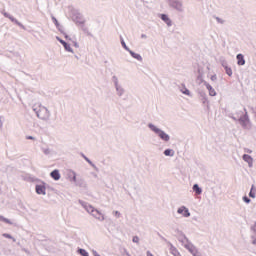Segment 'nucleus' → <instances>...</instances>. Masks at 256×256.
<instances>
[{
  "instance_id": "nucleus-8",
  "label": "nucleus",
  "mask_w": 256,
  "mask_h": 256,
  "mask_svg": "<svg viewBox=\"0 0 256 256\" xmlns=\"http://www.w3.org/2000/svg\"><path fill=\"white\" fill-rule=\"evenodd\" d=\"M35 191L37 195H47V188L45 187V183L37 184L35 186Z\"/></svg>"
},
{
  "instance_id": "nucleus-22",
  "label": "nucleus",
  "mask_w": 256,
  "mask_h": 256,
  "mask_svg": "<svg viewBox=\"0 0 256 256\" xmlns=\"http://www.w3.org/2000/svg\"><path fill=\"white\" fill-rule=\"evenodd\" d=\"M128 53H130L131 57L136 59V61H143V57L140 56V54L135 53L133 50H130Z\"/></svg>"
},
{
  "instance_id": "nucleus-23",
  "label": "nucleus",
  "mask_w": 256,
  "mask_h": 256,
  "mask_svg": "<svg viewBox=\"0 0 256 256\" xmlns=\"http://www.w3.org/2000/svg\"><path fill=\"white\" fill-rule=\"evenodd\" d=\"M192 189L197 195H201V193H203V189L199 187V184H194Z\"/></svg>"
},
{
  "instance_id": "nucleus-18",
  "label": "nucleus",
  "mask_w": 256,
  "mask_h": 256,
  "mask_svg": "<svg viewBox=\"0 0 256 256\" xmlns=\"http://www.w3.org/2000/svg\"><path fill=\"white\" fill-rule=\"evenodd\" d=\"M236 59H237V65H240V66L245 65V56H243V54H237Z\"/></svg>"
},
{
  "instance_id": "nucleus-50",
  "label": "nucleus",
  "mask_w": 256,
  "mask_h": 256,
  "mask_svg": "<svg viewBox=\"0 0 256 256\" xmlns=\"http://www.w3.org/2000/svg\"><path fill=\"white\" fill-rule=\"evenodd\" d=\"M141 38H142V39H147V35H146V34H142V35H141Z\"/></svg>"
},
{
  "instance_id": "nucleus-5",
  "label": "nucleus",
  "mask_w": 256,
  "mask_h": 256,
  "mask_svg": "<svg viewBox=\"0 0 256 256\" xmlns=\"http://www.w3.org/2000/svg\"><path fill=\"white\" fill-rule=\"evenodd\" d=\"M168 3L172 9H175L178 11V13H183V11H185L183 8V2L181 0H169Z\"/></svg>"
},
{
  "instance_id": "nucleus-11",
  "label": "nucleus",
  "mask_w": 256,
  "mask_h": 256,
  "mask_svg": "<svg viewBox=\"0 0 256 256\" xmlns=\"http://www.w3.org/2000/svg\"><path fill=\"white\" fill-rule=\"evenodd\" d=\"M252 245H256V222L250 227Z\"/></svg>"
},
{
  "instance_id": "nucleus-43",
  "label": "nucleus",
  "mask_w": 256,
  "mask_h": 256,
  "mask_svg": "<svg viewBox=\"0 0 256 256\" xmlns=\"http://www.w3.org/2000/svg\"><path fill=\"white\" fill-rule=\"evenodd\" d=\"M26 139H28L30 141H36V138L33 136H26Z\"/></svg>"
},
{
  "instance_id": "nucleus-17",
  "label": "nucleus",
  "mask_w": 256,
  "mask_h": 256,
  "mask_svg": "<svg viewBox=\"0 0 256 256\" xmlns=\"http://www.w3.org/2000/svg\"><path fill=\"white\" fill-rule=\"evenodd\" d=\"M115 89L118 97H123V95H125V88L123 86L121 85L115 86Z\"/></svg>"
},
{
  "instance_id": "nucleus-39",
  "label": "nucleus",
  "mask_w": 256,
  "mask_h": 256,
  "mask_svg": "<svg viewBox=\"0 0 256 256\" xmlns=\"http://www.w3.org/2000/svg\"><path fill=\"white\" fill-rule=\"evenodd\" d=\"M44 155H49L51 153V150L49 148H46L43 150Z\"/></svg>"
},
{
  "instance_id": "nucleus-44",
  "label": "nucleus",
  "mask_w": 256,
  "mask_h": 256,
  "mask_svg": "<svg viewBox=\"0 0 256 256\" xmlns=\"http://www.w3.org/2000/svg\"><path fill=\"white\" fill-rule=\"evenodd\" d=\"M210 79H211V81H213V82L217 81V75H215V74L212 75Z\"/></svg>"
},
{
  "instance_id": "nucleus-30",
  "label": "nucleus",
  "mask_w": 256,
  "mask_h": 256,
  "mask_svg": "<svg viewBox=\"0 0 256 256\" xmlns=\"http://www.w3.org/2000/svg\"><path fill=\"white\" fill-rule=\"evenodd\" d=\"M0 221H3V223H7L8 225H13V222H11V220H9L1 215H0Z\"/></svg>"
},
{
  "instance_id": "nucleus-33",
  "label": "nucleus",
  "mask_w": 256,
  "mask_h": 256,
  "mask_svg": "<svg viewBox=\"0 0 256 256\" xmlns=\"http://www.w3.org/2000/svg\"><path fill=\"white\" fill-rule=\"evenodd\" d=\"M71 181H73L74 183L77 182V173H75V171H72V178Z\"/></svg>"
},
{
  "instance_id": "nucleus-1",
  "label": "nucleus",
  "mask_w": 256,
  "mask_h": 256,
  "mask_svg": "<svg viewBox=\"0 0 256 256\" xmlns=\"http://www.w3.org/2000/svg\"><path fill=\"white\" fill-rule=\"evenodd\" d=\"M78 203L85 209V211H87V213H89V215H92V217L98 221H105V216L91 204L83 200H78Z\"/></svg>"
},
{
  "instance_id": "nucleus-38",
  "label": "nucleus",
  "mask_w": 256,
  "mask_h": 256,
  "mask_svg": "<svg viewBox=\"0 0 256 256\" xmlns=\"http://www.w3.org/2000/svg\"><path fill=\"white\" fill-rule=\"evenodd\" d=\"M113 215H115V217H117V219H119V217H121V212L116 210L113 212Z\"/></svg>"
},
{
  "instance_id": "nucleus-48",
  "label": "nucleus",
  "mask_w": 256,
  "mask_h": 256,
  "mask_svg": "<svg viewBox=\"0 0 256 256\" xmlns=\"http://www.w3.org/2000/svg\"><path fill=\"white\" fill-rule=\"evenodd\" d=\"M92 253H93L94 256H101V255H99V253H97V251H95V250H93Z\"/></svg>"
},
{
  "instance_id": "nucleus-40",
  "label": "nucleus",
  "mask_w": 256,
  "mask_h": 256,
  "mask_svg": "<svg viewBox=\"0 0 256 256\" xmlns=\"http://www.w3.org/2000/svg\"><path fill=\"white\" fill-rule=\"evenodd\" d=\"M82 30L84 31V33H87V35H91V33H89V29L87 27H82Z\"/></svg>"
},
{
  "instance_id": "nucleus-12",
  "label": "nucleus",
  "mask_w": 256,
  "mask_h": 256,
  "mask_svg": "<svg viewBox=\"0 0 256 256\" xmlns=\"http://www.w3.org/2000/svg\"><path fill=\"white\" fill-rule=\"evenodd\" d=\"M160 19L166 23L168 27H171L173 25V21H171V18L167 14H161Z\"/></svg>"
},
{
  "instance_id": "nucleus-42",
  "label": "nucleus",
  "mask_w": 256,
  "mask_h": 256,
  "mask_svg": "<svg viewBox=\"0 0 256 256\" xmlns=\"http://www.w3.org/2000/svg\"><path fill=\"white\" fill-rule=\"evenodd\" d=\"M236 117L239 119V115H240V117H242L244 114H243V111H238L237 113H236Z\"/></svg>"
},
{
  "instance_id": "nucleus-51",
  "label": "nucleus",
  "mask_w": 256,
  "mask_h": 256,
  "mask_svg": "<svg viewBox=\"0 0 256 256\" xmlns=\"http://www.w3.org/2000/svg\"><path fill=\"white\" fill-rule=\"evenodd\" d=\"M79 23V25H84L85 24V21H80V22H78Z\"/></svg>"
},
{
  "instance_id": "nucleus-15",
  "label": "nucleus",
  "mask_w": 256,
  "mask_h": 256,
  "mask_svg": "<svg viewBox=\"0 0 256 256\" xmlns=\"http://www.w3.org/2000/svg\"><path fill=\"white\" fill-rule=\"evenodd\" d=\"M80 155H81V157H83L85 160H86V162L91 166V167H93V169H95V171H99V168H97V165H95L94 163H93V161H91V159H89V157H87L85 154H83V153H80Z\"/></svg>"
},
{
  "instance_id": "nucleus-19",
  "label": "nucleus",
  "mask_w": 256,
  "mask_h": 256,
  "mask_svg": "<svg viewBox=\"0 0 256 256\" xmlns=\"http://www.w3.org/2000/svg\"><path fill=\"white\" fill-rule=\"evenodd\" d=\"M222 67H224L225 69V73L231 77L233 75V70L231 69V67L227 66V62H223L222 63Z\"/></svg>"
},
{
  "instance_id": "nucleus-9",
  "label": "nucleus",
  "mask_w": 256,
  "mask_h": 256,
  "mask_svg": "<svg viewBox=\"0 0 256 256\" xmlns=\"http://www.w3.org/2000/svg\"><path fill=\"white\" fill-rule=\"evenodd\" d=\"M57 41L63 45L65 51L68 53H73V48H71V44L67 43L65 40L61 39L59 36L56 37Z\"/></svg>"
},
{
  "instance_id": "nucleus-26",
  "label": "nucleus",
  "mask_w": 256,
  "mask_h": 256,
  "mask_svg": "<svg viewBox=\"0 0 256 256\" xmlns=\"http://www.w3.org/2000/svg\"><path fill=\"white\" fill-rule=\"evenodd\" d=\"M175 233L178 234V237H183V239H185L187 242H189V238H187V236L185 235V233H183V231L179 230V228L175 229Z\"/></svg>"
},
{
  "instance_id": "nucleus-14",
  "label": "nucleus",
  "mask_w": 256,
  "mask_h": 256,
  "mask_svg": "<svg viewBox=\"0 0 256 256\" xmlns=\"http://www.w3.org/2000/svg\"><path fill=\"white\" fill-rule=\"evenodd\" d=\"M243 161H245L246 163H248V167H253V157H251V155L249 154H244L242 156Z\"/></svg>"
},
{
  "instance_id": "nucleus-27",
  "label": "nucleus",
  "mask_w": 256,
  "mask_h": 256,
  "mask_svg": "<svg viewBox=\"0 0 256 256\" xmlns=\"http://www.w3.org/2000/svg\"><path fill=\"white\" fill-rule=\"evenodd\" d=\"M120 43H121L123 49H125V51H128V53L131 51V49L127 47V44L125 43V40L123 39V36H120Z\"/></svg>"
},
{
  "instance_id": "nucleus-45",
  "label": "nucleus",
  "mask_w": 256,
  "mask_h": 256,
  "mask_svg": "<svg viewBox=\"0 0 256 256\" xmlns=\"http://www.w3.org/2000/svg\"><path fill=\"white\" fill-rule=\"evenodd\" d=\"M190 253H191V255L195 256L196 253H199V252L197 251V248H195Z\"/></svg>"
},
{
  "instance_id": "nucleus-13",
  "label": "nucleus",
  "mask_w": 256,
  "mask_h": 256,
  "mask_svg": "<svg viewBox=\"0 0 256 256\" xmlns=\"http://www.w3.org/2000/svg\"><path fill=\"white\" fill-rule=\"evenodd\" d=\"M204 85L206 89H208L210 97H215V95H217V92L215 91V89H213V86H211V84L204 82Z\"/></svg>"
},
{
  "instance_id": "nucleus-2",
  "label": "nucleus",
  "mask_w": 256,
  "mask_h": 256,
  "mask_svg": "<svg viewBox=\"0 0 256 256\" xmlns=\"http://www.w3.org/2000/svg\"><path fill=\"white\" fill-rule=\"evenodd\" d=\"M244 113L242 116L235 117L234 115L230 114L229 117L233 119V121H238L241 125L242 129H251V120L249 119V114L247 113V108H244Z\"/></svg>"
},
{
  "instance_id": "nucleus-16",
  "label": "nucleus",
  "mask_w": 256,
  "mask_h": 256,
  "mask_svg": "<svg viewBox=\"0 0 256 256\" xmlns=\"http://www.w3.org/2000/svg\"><path fill=\"white\" fill-rule=\"evenodd\" d=\"M50 177H52L54 181H59L61 179V174L59 173V170L55 169L50 173Z\"/></svg>"
},
{
  "instance_id": "nucleus-10",
  "label": "nucleus",
  "mask_w": 256,
  "mask_h": 256,
  "mask_svg": "<svg viewBox=\"0 0 256 256\" xmlns=\"http://www.w3.org/2000/svg\"><path fill=\"white\" fill-rule=\"evenodd\" d=\"M177 213L179 215H183V217H191V212H189V208L185 206H181L177 209Z\"/></svg>"
},
{
  "instance_id": "nucleus-31",
  "label": "nucleus",
  "mask_w": 256,
  "mask_h": 256,
  "mask_svg": "<svg viewBox=\"0 0 256 256\" xmlns=\"http://www.w3.org/2000/svg\"><path fill=\"white\" fill-rule=\"evenodd\" d=\"M2 237H5V239H12L14 243L15 241H17V239H15L11 234H8V233L2 234Z\"/></svg>"
},
{
  "instance_id": "nucleus-36",
  "label": "nucleus",
  "mask_w": 256,
  "mask_h": 256,
  "mask_svg": "<svg viewBox=\"0 0 256 256\" xmlns=\"http://www.w3.org/2000/svg\"><path fill=\"white\" fill-rule=\"evenodd\" d=\"M249 197H251L252 199H255V192H253V186L249 192Z\"/></svg>"
},
{
  "instance_id": "nucleus-49",
  "label": "nucleus",
  "mask_w": 256,
  "mask_h": 256,
  "mask_svg": "<svg viewBox=\"0 0 256 256\" xmlns=\"http://www.w3.org/2000/svg\"><path fill=\"white\" fill-rule=\"evenodd\" d=\"M146 255H147V256H153V254L151 253V251H147V252H146Z\"/></svg>"
},
{
  "instance_id": "nucleus-21",
  "label": "nucleus",
  "mask_w": 256,
  "mask_h": 256,
  "mask_svg": "<svg viewBox=\"0 0 256 256\" xmlns=\"http://www.w3.org/2000/svg\"><path fill=\"white\" fill-rule=\"evenodd\" d=\"M163 154L165 155V157H175V150L168 148L164 150Z\"/></svg>"
},
{
  "instance_id": "nucleus-4",
  "label": "nucleus",
  "mask_w": 256,
  "mask_h": 256,
  "mask_svg": "<svg viewBox=\"0 0 256 256\" xmlns=\"http://www.w3.org/2000/svg\"><path fill=\"white\" fill-rule=\"evenodd\" d=\"M148 129L152 130L153 133H155V135H157L161 141H165V143H168V141L171 140V136H169V134L161 130V128L155 126L153 123L148 124Z\"/></svg>"
},
{
  "instance_id": "nucleus-25",
  "label": "nucleus",
  "mask_w": 256,
  "mask_h": 256,
  "mask_svg": "<svg viewBox=\"0 0 256 256\" xmlns=\"http://www.w3.org/2000/svg\"><path fill=\"white\" fill-rule=\"evenodd\" d=\"M180 91L181 93H183V95H188V97L191 96V91L187 89L185 84H182V88L180 89Z\"/></svg>"
},
{
  "instance_id": "nucleus-37",
  "label": "nucleus",
  "mask_w": 256,
  "mask_h": 256,
  "mask_svg": "<svg viewBox=\"0 0 256 256\" xmlns=\"http://www.w3.org/2000/svg\"><path fill=\"white\" fill-rule=\"evenodd\" d=\"M178 241H180L181 243H187V240L185 238H183V236H178Z\"/></svg>"
},
{
  "instance_id": "nucleus-41",
  "label": "nucleus",
  "mask_w": 256,
  "mask_h": 256,
  "mask_svg": "<svg viewBox=\"0 0 256 256\" xmlns=\"http://www.w3.org/2000/svg\"><path fill=\"white\" fill-rule=\"evenodd\" d=\"M132 241H133V243H139V237L138 236H134Z\"/></svg>"
},
{
  "instance_id": "nucleus-47",
  "label": "nucleus",
  "mask_w": 256,
  "mask_h": 256,
  "mask_svg": "<svg viewBox=\"0 0 256 256\" xmlns=\"http://www.w3.org/2000/svg\"><path fill=\"white\" fill-rule=\"evenodd\" d=\"M73 45H74V47H76V49H79V43H77V42H73Z\"/></svg>"
},
{
  "instance_id": "nucleus-34",
  "label": "nucleus",
  "mask_w": 256,
  "mask_h": 256,
  "mask_svg": "<svg viewBox=\"0 0 256 256\" xmlns=\"http://www.w3.org/2000/svg\"><path fill=\"white\" fill-rule=\"evenodd\" d=\"M242 199H243L244 203H247V204L251 203V198H249L247 196H243Z\"/></svg>"
},
{
  "instance_id": "nucleus-32",
  "label": "nucleus",
  "mask_w": 256,
  "mask_h": 256,
  "mask_svg": "<svg viewBox=\"0 0 256 256\" xmlns=\"http://www.w3.org/2000/svg\"><path fill=\"white\" fill-rule=\"evenodd\" d=\"M112 80H113V83H114V87L119 86V78H117V76H113Z\"/></svg>"
},
{
  "instance_id": "nucleus-24",
  "label": "nucleus",
  "mask_w": 256,
  "mask_h": 256,
  "mask_svg": "<svg viewBox=\"0 0 256 256\" xmlns=\"http://www.w3.org/2000/svg\"><path fill=\"white\" fill-rule=\"evenodd\" d=\"M184 247L189 251V253H191L196 248L192 243L189 242V240L188 242L186 241Z\"/></svg>"
},
{
  "instance_id": "nucleus-28",
  "label": "nucleus",
  "mask_w": 256,
  "mask_h": 256,
  "mask_svg": "<svg viewBox=\"0 0 256 256\" xmlns=\"http://www.w3.org/2000/svg\"><path fill=\"white\" fill-rule=\"evenodd\" d=\"M77 253H79V255H81V256H89V252H87V250H85L83 248H79L77 250Z\"/></svg>"
},
{
  "instance_id": "nucleus-6",
  "label": "nucleus",
  "mask_w": 256,
  "mask_h": 256,
  "mask_svg": "<svg viewBox=\"0 0 256 256\" xmlns=\"http://www.w3.org/2000/svg\"><path fill=\"white\" fill-rule=\"evenodd\" d=\"M2 15H4L6 17V19H10V21L12 23H15V25H18V27H20L21 29H23L25 31V29H27L25 27V25H23V23L19 22V20H17L15 17H13L11 14L5 12V10H3Z\"/></svg>"
},
{
  "instance_id": "nucleus-7",
  "label": "nucleus",
  "mask_w": 256,
  "mask_h": 256,
  "mask_svg": "<svg viewBox=\"0 0 256 256\" xmlns=\"http://www.w3.org/2000/svg\"><path fill=\"white\" fill-rule=\"evenodd\" d=\"M158 236L160 237V239H162V241H165V243H168V245H170V252L174 255V256H181V253H179V251L177 250V248L175 246H173V244H171V242L167 241V238L163 237V235L158 233Z\"/></svg>"
},
{
  "instance_id": "nucleus-29",
  "label": "nucleus",
  "mask_w": 256,
  "mask_h": 256,
  "mask_svg": "<svg viewBox=\"0 0 256 256\" xmlns=\"http://www.w3.org/2000/svg\"><path fill=\"white\" fill-rule=\"evenodd\" d=\"M200 97L202 98V103L205 105V103H207V94L205 92H200Z\"/></svg>"
},
{
  "instance_id": "nucleus-35",
  "label": "nucleus",
  "mask_w": 256,
  "mask_h": 256,
  "mask_svg": "<svg viewBox=\"0 0 256 256\" xmlns=\"http://www.w3.org/2000/svg\"><path fill=\"white\" fill-rule=\"evenodd\" d=\"M217 23H220V25H223L225 23V20L221 19L220 17H215Z\"/></svg>"
},
{
  "instance_id": "nucleus-20",
  "label": "nucleus",
  "mask_w": 256,
  "mask_h": 256,
  "mask_svg": "<svg viewBox=\"0 0 256 256\" xmlns=\"http://www.w3.org/2000/svg\"><path fill=\"white\" fill-rule=\"evenodd\" d=\"M52 21H53L54 25L56 26V28L58 29V31H60V33H63V26H61V24H59V21L57 20V18H55V16H52Z\"/></svg>"
},
{
  "instance_id": "nucleus-46",
  "label": "nucleus",
  "mask_w": 256,
  "mask_h": 256,
  "mask_svg": "<svg viewBox=\"0 0 256 256\" xmlns=\"http://www.w3.org/2000/svg\"><path fill=\"white\" fill-rule=\"evenodd\" d=\"M62 34H64L65 39H67L68 41H71V37H69V35H67V33L63 32Z\"/></svg>"
},
{
  "instance_id": "nucleus-3",
  "label": "nucleus",
  "mask_w": 256,
  "mask_h": 256,
  "mask_svg": "<svg viewBox=\"0 0 256 256\" xmlns=\"http://www.w3.org/2000/svg\"><path fill=\"white\" fill-rule=\"evenodd\" d=\"M32 109L36 113L38 119H41L42 121H49V117H51V112L49 111V109H47V107L41 105H34Z\"/></svg>"
}]
</instances>
